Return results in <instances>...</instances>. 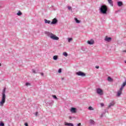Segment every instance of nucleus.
I'll return each instance as SVG.
<instances>
[{
    "mask_svg": "<svg viewBox=\"0 0 126 126\" xmlns=\"http://www.w3.org/2000/svg\"><path fill=\"white\" fill-rule=\"evenodd\" d=\"M33 73H36V71L34 69H32Z\"/></svg>",
    "mask_w": 126,
    "mask_h": 126,
    "instance_id": "32",
    "label": "nucleus"
},
{
    "mask_svg": "<svg viewBox=\"0 0 126 126\" xmlns=\"http://www.w3.org/2000/svg\"><path fill=\"white\" fill-rule=\"evenodd\" d=\"M67 8L69 10H72V9H71V7H70V6H68Z\"/></svg>",
    "mask_w": 126,
    "mask_h": 126,
    "instance_id": "26",
    "label": "nucleus"
},
{
    "mask_svg": "<svg viewBox=\"0 0 126 126\" xmlns=\"http://www.w3.org/2000/svg\"><path fill=\"white\" fill-rule=\"evenodd\" d=\"M47 36L48 37H50V38H51V39H52V40H59V39H60L59 37L53 34V33L52 32H47Z\"/></svg>",
    "mask_w": 126,
    "mask_h": 126,
    "instance_id": "3",
    "label": "nucleus"
},
{
    "mask_svg": "<svg viewBox=\"0 0 126 126\" xmlns=\"http://www.w3.org/2000/svg\"><path fill=\"white\" fill-rule=\"evenodd\" d=\"M26 86H28L29 85H30V83L27 82L25 84Z\"/></svg>",
    "mask_w": 126,
    "mask_h": 126,
    "instance_id": "29",
    "label": "nucleus"
},
{
    "mask_svg": "<svg viewBox=\"0 0 126 126\" xmlns=\"http://www.w3.org/2000/svg\"><path fill=\"white\" fill-rule=\"evenodd\" d=\"M63 54L64 57H67V56H68V54H67V53L66 52H63Z\"/></svg>",
    "mask_w": 126,
    "mask_h": 126,
    "instance_id": "22",
    "label": "nucleus"
},
{
    "mask_svg": "<svg viewBox=\"0 0 126 126\" xmlns=\"http://www.w3.org/2000/svg\"><path fill=\"white\" fill-rule=\"evenodd\" d=\"M64 125L65 126H74L73 124L68 123L67 122H64Z\"/></svg>",
    "mask_w": 126,
    "mask_h": 126,
    "instance_id": "11",
    "label": "nucleus"
},
{
    "mask_svg": "<svg viewBox=\"0 0 126 126\" xmlns=\"http://www.w3.org/2000/svg\"><path fill=\"white\" fill-rule=\"evenodd\" d=\"M111 40H112V38H111Z\"/></svg>",
    "mask_w": 126,
    "mask_h": 126,
    "instance_id": "49",
    "label": "nucleus"
},
{
    "mask_svg": "<svg viewBox=\"0 0 126 126\" xmlns=\"http://www.w3.org/2000/svg\"><path fill=\"white\" fill-rule=\"evenodd\" d=\"M63 79H64L63 78H61V80H63Z\"/></svg>",
    "mask_w": 126,
    "mask_h": 126,
    "instance_id": "44",
    "label": "nucleus"
},
{
    "mask_svg": "<svg viewBox=\"0 0 126 126\" xmlns=\"http://www.w3.org/2000/svg\"><path fill=\"white\" fill-rule=\"evenodd\" d=\"M108 108H111V103H109V105L108 106Z\"/></svg>",
    "mask_w": 126,
    "mask_h": 126,
    "instance_id": "40",
    "label": "nucleus"
},
{
    "mask_svg": "<svg viewBox=\"0 0 126 126\" xmlns=\"http://www.w3.org/2000/svg\"><path fill=\"white\" fill-rule=\"evenodd\" d=\"M96 93H97V94L98 95H100V96H102V95L104 94L103 90L100 88H98L96 89Z\"/></svg>",
    "mask_w": 126,
    "mask_h": 126,
    "instance_id": "4",
    "label": "nucleus"
},
{
    "mask_svg": "<svg viewBox=\"0 0 126 126\" xmlns=\"http://www.w3.org/2000/svg\"><path fill=\"white\" fill-rule=\"evenodd\" d=\"M0 126H4V123H3V122H1L0 123Z\"/></svg>",
    "mask_w": 126,
    "mask_h": 126,
    "instance_id": "24",
    "label": "nucleus"
},
{
    "mask_svg": "<svg viewBox=\"0 0 126 126\" xmlns=\"http://www.w3.org/2000/svg\"><path fill=\"white\" fill-rule=\"evenodd\" d=\"M95 68H97V69L99 68V66H96Z\"/></svg>",
    "mask_w": 126,
    "mask_h": 126,
    "instance_id": "42",
    "label": "nucleus"
},
{
    "mask_svg": "<svg viewBox=\"0 0 126 126\" xmlns=\"http://www.w3.org/2000/svg\"><path fill=\"white\" fill-rule=\"evenodd\" d=\"M17 15H18V16H20L21 15H22V12H21L20 11H19L17 13Z\"/></svg>",
    "mask_w": 126,
    "mask_h": 126,
    "instance_id": "17",
    "label": "nucleus"
},
{
    "mask_svg": "<svg viewBox=\"0 0 126 126\" xmlns=\"http://www.w3.org/2000/svg\"><path fill=\"white\" fill-rule=\"evenodd\" d=\"M48 104H49V105H51L52 104H54V101L53 100H49L48 102Z\"/></svg>",
    "mask_w": 126,
    "mask_h": 126,
    "instance_id": "19",
    "label": "nucleus"
},
{
    "mask_svg": "<svg viewBox=\"0 0 126 126\" xmlns=\"http://www.w3.org/2000/svg\"><path fill=\"white\" fill-rule=\"evenodd\" d=\"M70 112H71V113H73V114H75V113H76V108L74 107H72L70 109Z\"/></svg>",
    "mask_w": 126,
    "mask_h": 126,
    "instance_id": "8",
    "label": "nucleus"
},
{
    "mask_svg": "<svg viewBox=\"0 0 126 126\" xmlns=\"http://www.w3.org/2000/svg\"><path fill=\"white\" fill-rule=\"evenodd\" d=\"M58 72H59V73H62V68H60V69L58 70Z\"/></svg>",
    "mask_w": 126,
    "mask_h": 126,
    "instance_id": "28",
    "label": "nucleus"
},
{
    "mask_svg": "<svg viewBox=\"0 0 126 126\" xmlns=\"http://www.w3.org/2000/svg\"><path fill=\"white\" fill-rule=\"evenodd\" d=\"M123 89H124V87H122V86H121V87L120 88L119 91H123Z\"/></svg>",
    "mask_w": 126,
    "mask_h": 126,
    "instance_id": "27",
    "label": "nucleus"
},
{
    "mask_svg": "<svg viewBox=\"0 0 126 126\" xmlns=\"http://www.w3.org/2000/svg\"><path fill=\"white\" fill-rule=\"evenodd\" d=\"M58 23V20L57 18H54L52 20V21L51 23V25H55Z\"/></svg>",
    "mask_w": 126,
    "mask_h": 126,
    "instance_id": "6",
    "label": "nucleus"
},
{
    "mask_svg": "<svg viewBox=\"0 0 126 126\" xmlns=\"http://www.w3.org/2000/svg\"><path fill=\"white\" fill-rule=\"evenodd\" d=\"M122 95V91H118L117 92V97H120Z\"/></svg>",
    "mask_w": 126,
    "mask_h": 126,
    "instance_id": "13",
    "label": "nucleus"
},
{
    "mask_svg": "<svg viewBox=\"0 0 126 126\" xmlns=\"http://www.w3.org/2000/svg\"><path fill=\"white\" fill-rule=\"evenodd\" d=\"M123 52H125L126 53V50H124Z\"/></svg>",
    "mask_w": 126,
    "mask_h": 126,
    "instance_id": "47",
    "label": "nucleus"
},
{
    "mask_svg": "<svg viewBox=\"0 0 126 126\" xmlns=\"http://www.w3.org/2000/svg\"><path fill=\"white\" fill-rule=\"evenodd\" d=\"M100 106H101V107H104V103H100Z\"/></svg>",
    "mask_w": 126,
    "mask_h": 126,
    "instance_id": "33",
    "label": "nucleus"
},
{
    "mask_svg": "<svg viewBox=\"0 0 126 126\" xmlns=\"http://www.w3.org/2000/svg\"><path fill=\"white\" fill-rule=\"evenodd\" d=\"M126 85V80H125V81L124 82H123L122 85L121 86H122L123 87H125Z\"/></svg>",
    "mask_w": 126,
    "mask_h": 126,
    "instance_id": "20",
    "label": "nucleus"
},
{
    "mask_svg": "<svg viewBox=\"0 0 126 126\" xmlns=\"http://www.w3.org/2000/svg\"><path fill=\"white\" fill-rule=\"evenodd\" d=\"M41 76H44V73H40Z\"/></svg>",
    "mask_w": 126,
    "mask_h": 126,
    "instance_id": "36",
    "label": "nucleus"
},
{
    "mask_svg": "<svg viewBox=\"0 0 126 126\" xmlns=\"http://www.w3.org/2000/svg\"><path fill=\"white\" fill-rule=\"evenodd\" d=\"M113 78H111V82H113Z\"/></svg>",
    "mask_w": 126,
    "mask_h": 126,
    "instance_id": "39",
    "label": "nucleus"
},
{
    "mask_svg": "<svg viewBox=\"0 0 126 126\" xmlns=\"http://www.w3.org/2000/svg\"><path fill=\"white\" fill-rule=\"evenodd\" d=\"M82 51H83V52H85V49L82 48Z\"/></svg>",
    "mask_w": 126,
    "mask_h": 126,
    "instance_id": "38",
    "label": "nucleus"
},
{
    "mask_svg": "<svg viewBox=\"0 0 126 126\" xmlns=\"http://www.w3.org/2000/svg\"><path fill=\"white\" fill-rule=\"evenodd\" d=\"M124 62L125 63H126V60H125Z\"/></svg>",
    "mask_w": 126,
    "mask_h": 126,
    "instance_id": "45",
    "label": "nucleus"
},
{
    "mask_svg": "<svg viewBox=\"0 0 126 126\" xmlns=\"http://www.w3.org/2000/svg\"><path fill=\"white\" fill-rule=\"evenodd\" d=\"M75 21H76V23H80V21L77 19V18H74Z\"/></svg>",
    "mask_w": 126,
    "mask_h": 126,
    "instance_id": "18",
    "label": "nucleus"
},
{
    "mask_svg": "<svg viewBox=\"0 0 126 126\" xmlns=\"http://www.w3.org/2000/svg\"><path fill=\"white\" fill-rule=\"evenodd\" d=\"M25 126H28V123H25Z\"/></svg>",
    "mask_w": 126,
    "mask_h": 126,
    "instance_id": "35",
    "label": "nucleus"
},
{
    "mask_svg": "<svg viewBox=\"0 0 126 126\" xmlns=\"http://www.w3.org/2000/svg\"><path fill=\"white\" fill-rule=\"evenodd\" d=\"M111 6H114V5L113 4V1H112V0H111Z\"/></svg>",
    "mask_w": 126,
    "mask_h": 126,
    "instance_id": "31",
    "label": "nucleus"
},
{
    "mask_svg": "<svg viewBox=\"0 0 126 126\" xmlns=\"http://www.w3.org/2000/svg\"><path fill=\"white\" fill-rule=\"evenodd\" d=\"M90 123L91 125H95V122L93 120H90Z\"/></svg>",
    "mask_w": 126,
    "mask_h": 126,
    "instance_id": "14",
    "label": "nucleus"
},
{
    "mask_svg": "<svg viewBox=\"0 0 126 126\" xmlns=\"http://www.w3.org/2000/svg\"><path fill=\"white\" fill-rule=\"evenodd\" d=\"M104 40H105V41H106V42H110L111 41V37H108V36H106Z\"/></svg>",
    "mask_w": 126,
    "mask_h": 126,
    "instance_id": "12",
    "label": "nucleus"
},
{
    "mask_svg": "<svg viewBox=\"0 0 126 126\" xmlns=\"http://www.w3.org/2000/svg\"><path fill=\"white\" fill-rule=\"evenodd\" d=\"M101 117H103V114H101Z\"/></svg>",
    "mask_w": 126,
    "mask_h": 126,
    "instance_id": "48",
    "label": "nucleus"
},
{
    "mask_svg": "<svg viewBox=\"0 0 126 126\" xmlns=\"http://www.w3.org/2000/svg\"><path fill=\"white\" fill-rule=\"evenodd\" d=\"M77 126H81V123H79L77 125Z\"/></svg>",
    "mask_w": 126,
    "mask_h": 126,
    "instance_id": "34",
    "label": "nucleus"
},
{
    "mask_svg": "<svg viewBox=\"0 0 126 126\" xmlns=\"http://www.w3.org/2000/svg\"><path fill=\"white\" fill-rule=\"evenodd\" d=\"M1 66V64L0 63V66Z\"/></svg>",
    "mask_w": 126,
    "mask_h": 126,
    "instance_id": "46",
    "label": "nucleus"
},
{
    "mask_svg": "<svg viewBox=\"0 0 126 126\" xmlns=\"http://www.w3.org/2000/svg\"><path fill=\"white\" fill-rule=\"evenodd\" d=\"M53 97L54 99H56V100H58V97H57V96L56 95H53Z\"/></svg>",
    "mask_w": 126,
    "mask_h": 126,
    "instance_id": "25",
    "label": "nucleus"
},
{
    "mask_svg": "<svg viewBox=\"0 0 126 126\" xmlns=\"http://www.w3.org/2000/svg\"><path fill=\"white\" fill-rule=\"evenodd\" d=\"M88 109L90 110V111H93L94 110V108H93V107H92V106H90L89 107Z\"/></svg>",
    "mask_w": 126,
    "mask_h": 126,
    "instance_id": "21",
    "label": "nucleus"
},
{
    "mask_svg": "<svg viewBox=\"0 0 126 126\" xmlns=\"http://www.w3.org/2000/svg\"><path fill=\"white\" fill-rule=\"evenodd\" d=\"M107 80H108V81L110 82L111 81V77L109 76L108 77Z\"/></svg>",
    "mask_w": 126,
    "mask_h": 126,
    "instance_id": "30",
    "label": "nucleus"
},
{
    "mask_svg": "<svg viewBox=\"0 0 126 126\" xmlns=\"http://www.w3.org/2000/svg\"><path fill=\"white\" fill-rule=\"evenodd\" d=\"M69 118L70 120H71V119H72V117H69Z\"/></svg>",
    "mask_w": 126,
    "mask_h": 126,
    "instance_id": "43",
    "label": "nucleus"
},
{
    "mask_svg": "<svg viewBox=\"0 0 126 126\" xmlns=\"http://www.w3.org/2000/svg\"><path fill=\"white\" fill-rule=\"evenodd\" d=\"M114 105H116V102L115 101L113 100L111 102V107H113Z\"/></svg>",
    "mask_w": 126,
    "mask_h": 126,
    "instance_id": "15",
    "label": "nucleus"
},
{
    "mask_svg": "<svg viewBox=\"0 0 126 126\" xmlns=\"http://www.w3.org/2000/svg\"><path fill=\"white\" fill-rule=\"evenodd\" d=\"M88 44H89V45H93L94 44V40L93 39H91L90 40H89L87 41Z\"/></svg>",
    "mask_w": 126,
    "mask_h": 126,
    "instance_id": "7",
    "label": "nucleus"
},
{
    "mask_svg": "<svg viewBox=\"0 0 126 126\" xmlns=\"http://www.w3.org/2000/svg\"><path fill=\"white\" fill-rule=\"evenodd\" d=\"M76 74L77 75H78V76H85L86 75V74H85V73L83 72L82 71H81L77 72L76 73Z\"/></svg>",
    "mask_w": 126,
    "mask_h": 126,
    "instance_id": "5",
    "label": "nucleus"
},
{
    "mask_svg": "<svg viewBox=\"0 0 126 126\" xmlns=\"http://www.w3.org/2000/svg\"><path fill=\"white\" fill-rule=\"evenodd\" d=\"M44 23H45V24H50V25L51 23H52V22H51V21L48 20L46 19H44Z\"/></svg>",
    "mask_w": 126,
    "mask_h": 126,
    "instance_id": "10",
    "label": "nucleus"
},
{
    "mask_svg": "<svg viewBox=\"0 0 126 126\" xmlns=\"http://www.w3.org/2000/svg\"><path fill=\"white\" fill-rule=\"evenodd\" d=\"M100 12L101 14H107L108 11V6L106 5H102L99 8Z\"/></svg>",
    "mask_w": 126,
    "mask_h": 126,
    "instance_id": "2",
    "label": "nucleus"
},
{
    "mask_svg": "<svg viewBox=\"0 0 126 126\" xmlns=\"http://www.w3.org/2000/svg\"><path fill=\"white\" fill-rule=\"evenodd\" d=\"M108 1L110 4H111V0H108Z\"/></svg>",
    "mask_w": 126,
    "mask_h": 126,
    "instance_id": "37",
    "label": "nucleus"
},
{
    "mask_svg": "<svg viewBox=\"0 0 126 126\" xmlns=\"http://www.w3.org/2000/svg\"><path fill=\"white\" fill-rule=\"evenodd\" d=\"M35 116H38V112H36L35 113Z\"/></svg>",
    "mask_w": 126,
    "mask_h": 126,
    "instance_id": "41",
    "label": "nucleus"
},
{
    "mask_svg": "<svg viewBox=\"0 0 126 126\" xmlns=\"http://www.w3.org/2000/svg\"><path fill=\"white\" fill-rule=\"evenodd\" d=\"M58 56H57V55L54 56L53 60H54V61H57V60H58Z\"/></svg>",
    "mask_w": 126,
    "mask_h": 126,
    "instance_id": "16",
    "label": "nucleus"
},
{
    "mask_svg": "<svg viewBox=\"0 0 126 126\" xmlns=\"http://www.w3.org/2000/svg\"><path fill=\"white\" fill-rule=\"evenodd\" d=\"M123 4H124L123 3V2L122 1H119L117 2L118 6H119V7L123 6Z\"/></svg>",
    "mask_w": 126,
    "mask_h": 126,
    "instance_id": "9",
    "label": "nucleus"
},
{
    "mask_svg": "<svg viewBox=\"0 0 126 126\" xmlns=\"http://www.w3.org/2000/svg\"><path fill=\"white\" fill-rule=\"evenodd\" d=\"M5 90H6V88H4L2 92V98L0 101V107H3V105L4 104V103H5V98H6V96L5 95Z\"/></svg>",
    "mask_w": 126,
    "mask_h": 126,
    "instance_id": "1",
    "label": "nucleus"
},
{
    "mask_svg": "<svg viewBox=\"0 0 126 126\" xmlns=\"http://www.w3.org/2000/svg\"><path fill=\"white\" fill-rule=\"evenodd\" d=\"M71 41H72V38H68V42H69V43H70V42Z\"/></svg>",
    "mask_w": 126,
    "mask_h": 126,
    "instance_id": "23",
    "label": "nucleus"
}]
</instances>
